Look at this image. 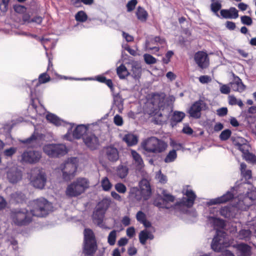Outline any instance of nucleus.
Returning a JSON list of instances; mask_svg holds the SVG:
<instances>
[{
	"instance_id": "f257e3e1",
	"label": "nucleus",
	"mask_w": 256,
	"mask_h": 256,
	"mask_svg": "<svg viewBox=\"0 0 256 256\" xmlns=\"http://www.w3.org/2000/svg\"><path fill=\"white\" fill-rule=\"evenodd\" d=\"M32 206L33 208L30 212L24 208L13 211L11 214L13 222L18 226L26 225L32 221V216H44L52 209V204L44 198L34 200Z\"/></svg>"
},
{
	"instance_id": "f03ea898",
	"label": "nucleus",
	"mask_w": 256,
	"mask_h": 256,
	"mask_svg": "<svg viewBox=\"0 0 256 256\" xmlns=\"http://www.w3.org/2000/svg\"><path fill=\"white\" fill-rule=\"evenodd\" d=\"M208 222L216 230V236L214 238L212 244V248L216 252H221L230 244L226 237V234L220 229L224 226L223 220L212 216L208 218Z\"/></svg>"
},
{
	"instance_id": "7ed1b4c3",
	"label": "nucleus",
	"mask_w": 256,
	"mask_h": 256,
	"mask_svg": "<svg viewBox=\"0 0 256 256\" xmlns=\"http://www.w3.org/2000/svg\"><path fill=\"white\" fill-rule=\"evenodd\" d=\"M246 194L248 195L244 196H239L238 198V202L236 206L222 208L220 210V214L225 218H230L236 216L238 209L246 210L252 204L253 200L255 198L250 196L248 192Z\"/></svg>"
},
{
	"instance_id": "20e7f679",
	"label": "nucleus",
	"mask_w": 256,
	"mask_h": 256,
	"mask_svg": "<svg viewBox=\"0 0 256 256\" xmlns=\"http://www.w3.org/2000/svg\"><path fill=\"white\" fill-rule=\"evenodd\" d=\"M90 182L84 178H79L69 184L66 190V194L70 198L76 197L88 188Z\"/></svg>"
},
{
	"instance_id": "39448f33",
	"label": "nucleus",
	"mask_w": 256,
	"mask_h": 256,
	"mask_svg": "<svg viewBox=\"0 0 256 256\" xmlns=\"http://www.w3.org/2000/svg\"><path fill=\"white\" fill-rule=\"evenodd\" d=\"M68 131L65 135V138L71 141L72 138L79 139L82 137L83 138L84 136L88 134L92 130V128L94 126L92 124H80L76 126L74 130H72V126L74 124H68Z\"/></svg>"
},
{
	"instance_id": "423d86ee",
	"label": "nucleus",
	"mask_w": 256,
	"mask_h": 256,
	"mask_svg": "<svg viewBox=\"0 0 256 256\" xmlns=\"http://www.w3.org/2000/svg\"><path fill=\"white\" fill-rule=\"evenodd\" d=\"M141 146L144 150L152 153L161 152L167 146L165 142L155 137H151L143 141Z\"/></svg>"
},
{
	"instance_id": "0eeeda50",
	"label": "nucleus",
	"mask_w": 256,
	"mask_h": 256,
	"mask_svg": "<svg viewBox=\"0 0 256 256\" xmlns=\"http://www.w3.org/2000/svg\"><path fill=\"white\" fill-rule=\"evenodd\" d=\"M30 184L34 188L42 189L46 184V178L45 172L40 168L32 169L28 174Z\"/></svg>"
},
{
	"instance_id": "6e6552de",
	"label": "nucleus",
	"mask_w": 256,
	"mask_h": 256,
	"mask_svg": "<svg viewBox=\"0 0 256 256\" xmlns=\"http://www.w3.org/2000/svg\"><path fill=\"white\" fill-rule=\"evenodd\" d=\"M78 161L76 158H70L60 166V168L62 172L63 178L65 180H70L74 176Z\"/></svg>"
},
{
	"instance_id": "1a4fd4ad",
	"label": "nucleus",
	"mask_w": 256,
	"mask_h": 256,
	"mask_svg": "<svg viewBox=\"0 0 256 256\" xmlns=\"http://www.w3.org/2000/svg\"><path fill=\"white\" fill-rule=\"evenodd\" d=\"M97 246L92 231L85 229L84 231V253L86 255H92L96 251Z\"/></svg>"
},
{
	"instance_id": "9d476101",
	"label": "nucleus",
	"mask_w": 256,
	"mask_h": 256,
	"mask_svg": "<svg viewBox=\"0 0 256 256\" xmlns=\"http://www.w3.org/2000/svg\"><path fill=\"white\" fill-rule=\"evenodd\" d=\"M182 192L186 197H184L179 202H178L176 206L184 212H188V210H183L182 208H188L192 207L194 204L196 196L192 190L189 186H186L184 188Z\"/></svg>"
},
{
	"instance_id": "9b49d317",
	"label": "nucleus",
	"mask_w": 256,
	"mask_h": 256,
	"mask_svg": "<svg viewBox=\"0 0 256 256\" xmlns=\"http://www.w3.org/2000/svg\"><path fill=\"white\" fill-rule=\"evenodd\" d=\"M6 178L12 184L18 182L22 180V172L16 164H10L6 168Z\"/></svg>"
},
{
	"instance_id": "f8f14e48",
	"label": "nucleus",
	"mask_w": 256,
	"mask_h": 256,
	"mask_svg": "<svg viewBox=\"0 0 256 256\" xmlns=\"http://www.w3.org/2000/svg\"><path fill=\"white\" fill-rule=\"evenodd\" d=\"M130 156L132 164L136 172L143 177H148V174L144 170V164L141 156L134 150H130Z\"/></svg>"
},
{
	"instance_id": "ddd939ff",
	"label": "nucleus",
	"mask_w": 256,
	"mask_h": 256,
	"mask_svg": "<svg viewBox=\"0 0 256 256\" xmlns=\"http://www.w3.org/2000/svg\"><path fill=\"white\" fill-rule=\"evenodd\" d=\"M44 152L50 157H55L66 152V147L62 144H47L43 147Z\"/></svg>"
},
{
	"instance_id": "4468645a",
	"label": "nucleus",
	"mask_w": 256,
	"mask_h": 256,
	"mask_svg": "<svg viewBox=\"0 0 256 256\" xmlns=\"http://www.w3.org/2000/svg\"><path fill=\"white\" fill-rule=\"evenodd\" d=\"M20 158L22 162L33 164L39 162L42 158V154L38 151L28 150L24 151Z\"/></svg>"
},
{
	"instance_id": "2eb2a0df",
	"label": "nucleus",
	"mask_w": 256,
	"mask_h": 256,
	"mask_svg": "<svg viewBox=\"0 0 256 256\" xmlns=\"http://www.w3.org/2000/svg\"><path fill=\"white\" fill-rule=\"evenodd\" d=\"M165 44V40L158 36L153 37L152 36L148 38L146 44V50H152L153 52H158L159 44Z\"/></svg>"
},
{
	"instance_id": "dca6fc26",
	"label": "nucleus",
	"mask_w": 256,
	"mask_h": 256,
	"mask_svg": "<svg viewBox=\"0 0 256 256\" xmlns=\"http://www.w3.org/2000/svg\"><path fill=\"white\" fill-rule=\"evenodd\" d=\"M206 104L202 100L194 102L188 110L190 116L194 118H198L201 116V111L204 108Z\"/></svg>"
},
{
	"instance_id": "f3484780",
	"label": "nucleus",
	"mask_w": 256,
	"mask_h": 256,
	"mask_svg": "<svg viewBox=\"0 0 256 256\" xmlns=\"http://www.w3.org/2000/svg\"><path fill=\"white\" fill-rule=\"evenodd\" d=\"M194 60L198 66L202 68H205L209 65V59L206 52L199 51L194 56Z\"/></svg>"
},
{
	"instance_id": "a211bd4d",
	"label": "nucleus",
	"mask_w": 256,
	"mask_h": 256,
	"mask_svg": "<svg viewBox=\"0 0 256 256\" xmlns=\"http://www.w3.org/2000/svg\"><path fill=\"white\" fill-rule=\"evenodd\" d=\"M83 141L84 144L91 150H95L99 146V140L96 135L90 131L83 138Z\"/></svg>"
},
{
	"instance_id": "6ab92c4d",
	"label": "nucleus",
	"mask_w": 256,
	"mask_h": 256,
	"mask_svg": "<svg viewBox=\"0 0 256 256\" xmlns=\"http://www.w3.org/2000/svg\"><path fill=\"white\" fill-rule=\"evenodd\" d=\"M105 212L100 211L95 208L92 215L93 220L99 227L104 229H110V227L108 226L104 220Z\"/></svg>"
},
{
	"instance_id": "aec40b11",
	"label": "nucleus",
	"mask_w": 256,
	"mask_h": 256,
	"mask_svg": "<svg viewBox=\"0 0 256 256\" xmlns=\"http://www.w3.org/2000/svg\"><path fill=\"white\" fill-rule=\"evenodd\" d=\"M44 134L38 133L35 130L34 134L30 138L21 140V142L28 146L33 147L38 144L40 141L44 139Z\"/></svg>"
},
{
	"instance_id": "412c9836",
	"label": "nucleus",
	"mask_w": 256,
	"mask_h": 256,
	"mask_svg": "<svg viewBox=\"0 0 256 256\" xmlns=\"http://www.w3.org/2000/svg\"><path fill=\"white\" fill-rule=\"evenodd\" d=\"M144 177V178L139 182V187L142 191L144 200H148L151 195V188L150 182L148 180Z\"/></svg>"
},
{
	"instance_id": "4be33fe9",
	"label": "nucleus",
	"mask_w": 256,
	"mask_h": 256,
	"mask_svg": "<svg viewBox=\"0 0 256 256\" xmlns=\"http://www.w3.org/2000/svg\"><path fill=\"white\" fill-rule=\"evenodd\" d=\"M234 197V194L231 192H228L222 196L210 200L208 202L209 205L220 204L224 203L230 200Z\"/></svg>"
},
{
	"instance_id": "5701e85b",
	"label": "nucleus",
	"mask_w": 256,
	"mask_h": 256,
	"mask_svg": "<svg viewBox=\"0 0 256 256\" xmlns=\"http://www.w3.org/2000/svg\"><path fill=\"white\" fill-rule=\"evenodd\" d=\"M220 14L224 18L236 19L238 17V12L234 7H231L229 9L221 10Z\"/></svg>"
},
{
	"instance_id": "b1692460",
	"label": "nucleus",
	"mask_w": 256,
	"mask_h": 256,
	"mask_svg": "<svg viewBox=\"0 0 256 256\" xmlns=\"http://www.w3.org/2000/svg\"><path fill=\"white\" fill-rule=\"evenodd\" d=\"M234 247L236 250L238 256H250L251 254L250 247L245 244H240L234 245Z\"/></svg>"
},
{
	"instance_id": "393cba45",
	"label": "nucleus",
	"mask_w": 256,
	"mask_h": 256,
	"mask_svg": "<svg viewBox=\"0 0 256 256\" xmlns=\"http://www.w3.org/2000/svg\"><path fill=\"white\" fill-rule=\"evenodd\" d=\"M252 231H254L255 236H256V226H251L250 229H242L239 231L237 238L242 240H250Z\"/></svg>"
},
{
	"instance_id": "a878e982",
	"label": "nucleus",
	"mask_w": 256,
	"mask_h": 256,
	"mask_svg": "<svg viewBox=\"0 0 256 256\" xmlns=\"http://www.w3.org/2000/svg\"><path fill=\"white\" fill-rule=\"evenodd\" d=\"M142 198H143V195L140 190H139L136 187H132L130 188L128 196L130 200L133 202H139Z\"/></svg>"
},
{
	"instance_id": "bb28decb",
	"label": "nucleus",
	"mask_w": 256,
	"mask_h": 256,
	"mask_svg": "<svg viewBox=\"0 0 256 256\" xmlns=\"http://www.w3.org/2000/svg\"><path fill=\"white\" fill-rule=\"evenodd\" d=\"M106 154L108 160L111 162H116L119 158L118 150L113 146H108L106 150Z\"/></svg>"
},
{
	"instance_id": "cd10ccee",
	"label": "nucleus",
	"mask_w": 256,
	"mask_h": 256,
	"mask_svg": "<svg viewBox=\"0 0 256 256\" xmlns=\"http://www.w3.org/2000/svg\"><path fill=\"white\" fill-rule=\"evenodd\" d=\"M231 88L234 91L242 92L245 89V86L242 84L241 80L238 76L234 78L233 82L230 83Z\"/></svg>"
},
{
	"instance_id": "c85d7f7f",
	"label": "nucleus",
	"mask_w": 256,
	"mask_h": 256,
	"mask_svg": "<svg viewBox=\"0 0 256 256\" xmlns=\"http://www.w3.org/2000/svg\"><path fill=\"white\" fill-rule=\"evenodd\" d=\"M46 117L48 122L56 126H64L66 124L64 120L52 113H48Z\"/></svg>"
},
{
	"instance_id": "c756f323",
	"label": "nucleus",
	"mask_w": 256,
	"mask_h": 256,
	"mask_svg": "<svg viewBox=\"0 0 256 256\" xmlns=\"http://www.w3.org/2000/svg\"><path fill=\"white\" fill-rule=\"evenodd\" d=\"M122 140L129 146L136 145L138 142V137L132 134H128L124 136Z\"/></svg>"
},
{
	"instance_id": "7c9ffc66",
	"label": "nucleus",
	"mask_w": 256,
	"mask_h": 256,
	"mask_svg": "<svg viewBox=\"0 0 256 256\" xmlns=\"http://www.w3.org/2000/svg\"><path fill=\"white\" fill-rule=\"evenodd\" d=\"M128 168L126 164H120L116 168V175L120 178H125L128 173Z\"/></svg>"
},
{
	"instance_id": "2f4dec72",
	"label": "nucleus",
	"mask_w": 256,
	"mask_h": 256,
	"mask_svg": "<svg viewBox=\"0 0 256 256\" xmlns=\"http://www.w3.org/2000/svg\"><path fill=\"white\" fill-rule=\"evenodd\" d=\"M154 238L153 234L146 230L141 231L139 234V240L140 242L144 244L147 240H152Z\"/></svg>"
},
{
	"instance_id": "473e14b6",
	"label": "nucleus",
	"mask_w": 256,
	"mask_h": 256,
	"mask_svg": "<svg viewBox=\"0 0 256 256\" xmlns=\"http://www.w3.org/2000/svg\"><path fill=\"white\" fill-rule=\"evenodd\" d=\"M50 80V76L46 72L42 74L38 77V80H32V85L34 86H38L41 84H44Z\"/></svg>"
},
{
	"instance_id": "72a5a7b5",
	"label": "nucleus",
	"mask_w": 256,
	"mask_h": 256,
	"mask_svg": "<svg viewBox=\"0 0 256 256\" xmlns=\"http://www.w3.org/2000/svg\"><path fill=\"white\" fill-rule=\"evenodd\" d=\"M35 92L32 90V88H30V96H31V100H32V106L33 107V108L34 109L36 112L38 114L40 115H42L44 114L46 112V110L42 106H40L38 108L36 106V105L34 104V95H35Z\"/></svg>"
},
{
	"instance_id": "f704fd0d",
	"label": "nucleus",
	"mask_w": 256,
	"mask_h": 256,
	"mask_svg": "<svg viewBox=\"0 0 256 256\" xmlns=\"http://www.w3.org/2000/svg\"><path fill=\"white\" fill-rule=\"evenodd\" d=\"M222 6V1L220 0H212L210 10L218 17H220L218 12L220 10Z\"/></svg>"
},
{
	"instance_id": "c9c22d12",
	"label": "nucleus",
	"mask_w": 256,
	"mask_h": 256,
	"mask_svg": "<svg viewBox=\"0 0 256 256\" xmlns=\"http://www.w3.org/2000/svg\"><path fill=\"white\" fill-rule=\"evenodd\" d=\"M110 204V199L105 198L102 200L96 206V209L106 212Z\"/></svg>"
},
{
	"instance_id": "e433bc0d",
	"label": "nucleus",
	"mask_w": 256,
	"mask_h": 256,
	"mask_svg": "<svg viewBox=\"0 0 256 256\" xmlns=\"http://www.w3.org/2000/svg\"><path fill=\"white\" fill-rule=\"evenodd\" d=\"M136 15L138 20L144 22L147 20L148 14L144 8L138 7L136 10Z\"/></svg>"
},
{
	"instance_id": "4c0bfd02",
	"label": "nucleus",
	"mask_w": 256,
	"mask_h": 256,
	"mask_svg": "<svg viewBox=\"0 0 256 256\" xmlns=\"http://www.w3.org/2000/svg\"><path fill=\"white\" fill-rule=\"evenodd\" d=\"M132 76L135 79H138L141 76L142 68L140 64L134 63L132 68Z\"/></svg>"
},
{
	"instance_id": "58836bf2",
	"label": "nucleus",
	"mask_w": 256,
	"mask_h": 256,
	"mask_svg": "<svg viewBox=\"0 0 256 256\" xmlns=\"http://www.w3.org/2000/svg\"><path fill=\"white\" fill-rule=\"evenodd\" d=\"M116 72L120 79H124L130 74L127 68L124 64H121L117 68Z\"/></svg>"
},
{
	"instance_id": "ea45409f",
	"label": "nucleus",
	"mask_w": 256,
	"mask_h": 256,
	"mask_svg": "<svg viewBox=\"0 0 256 256\" xmlns=\"http://www.w3.org/2000/svg\"><path fill=\"white\" fill-rule=\"evenodd\" d=\"M114 104L118 108V112H122L124 108L123 99L119 95L115 96L114 98Z\"/></svg>"
},
{
	"instance_id": "a19ab883",
	"label": "nucleus",
	"mask_w": 256,
	"mask_h": 256,
	"mask_svg": "<svg viewBox=\"0 0 256 256\" xmlns=\"http://www.w3.org/2000/svg\"><path fill=\"white\" fill-rule=\"evenodd\" d=\"M154 102L156 105L158 106V107L160 109L162 108L163 106H165V104L164 102V96L163 94L161 95H156L154 96Z\"/></svg>"
},
{
	"instance_id": "79ce46f5",
	"label": "nucleus",
	"mask_w": 256,
	"mask_h": 256,
	"mask_svg": "<svg viewBox=\"0 0 256 256\" xmlns=\"http://www.w3.org/2000/svg\"><path fill=\"white\" fill-rule=\"evenodd\" d=\"M246 166L244 163L240 164V171L241 174L243 177L246 180H249L252 178V172L251 170L246 169Z\"/></svg>"
},
{
	"instance_id": "37998d69",
	"label": "nucleus",
	"mask_w": 256,
	"mask_h": 256,
	"mask_svg": "<svg viewBox=\"0 0 256 256\" xmlns=\"http://www.w3.org/2000/svg\"><path fill=\"white\" fill-rule=\"evenodd\" d=\"M100 184L102 190L104 191H109L112 188V184L107 177L103 178Z\"/></svg>"
},
{
	"instance_id": "c03bdc74",
	"label": "nucleus",
	"mask_w": 256,
	"mask_h": 256,
	"mask_svg": "<svg viewBox=\"0 0 256 256\" xmlns=\"http://www.w3.org/2000/svg\"><path fill=\"white\" fill-rule=\"evenodd\" d=\"M185 114L183 112H175L174 113L173 116L172 118V122H180L182 119L184 118Z\"/></svg>"
},
{
	"instance_id": "a18cd8bd",
	"label": "nucleus",
	"mask_w": 256,
	"mask_h": 256,
	"mask_svg": "<svg viewBox=\"0 0 256 256\" xmlns=\"http://www.w3.org/2000/svg\"><path fill=\"white\" fill-rule=\"evenodd\" d=\"M228 103L230 105L238 104L240 107L243 106V103L240 100H238L234 96L230 95L228 96Z\"/></svg>"
},
{
	"instance_id": "49530a36",
	"label": "nucleus",
	"mask_w": 256,
	"mask_h": 256,
	"mask_svg": "<svg viewBox=\"0 0 256 256\" xmlns=\"http://www.w3.org/2000/svg\"><path fill=\"white\" fill-rule=\"evenodd\" d=\"M177 157L176 150H170L164 158V162L166 163L174 162Z\"/></svg>"
},
{
	"instance_id": "de8ad7c7",
	"label": "nucleus",
	"mask_w": 256,
	"mask_h": 256,
	"mask_svg": "<svg viewBox=\"0 0 256 256\" xmlns=\"http://www.w3.org/2000/svg\"><path fill=\"white\" fill-rule=\"evenodd\" d=\"M75 19L78 22H84L88 19V16L82 10L79 11L76 14Z\"/></svg>"
},
{
	"instance_id": "09e8293b",
	"label": "nucleus",
	"mask_w": 256,
	"mask_h": 256,
	"mask_svg": "<svg viewBox=\"0 0 256 256\" xmlns=\"http://www.w3.org/2000/svg\"><path fill=\"white\" fill-rule=\"evenodd\" d=\"M116 236L117 231L116 230H112L109 234L108 238V242L110 246H113L115 244Z\"/></svg>"
},
{
	"instance_id": "8fccbe9b",
	"label": "nucleus",
	"mask_w": 256,
	"mask_h": 256,
	"mask_svg": "<svg viewBox=\"0 0 256 256\" xmlns=\"http://www.w3.org/2000/svg\"><path fill=\"white\" fill-rule=\"evenodd\" d=\"M11 198L16 202H20L24 200V196L21 192H16L12 194Z\"/></svg>"
},
{
	"instance_id": "3c124183",
	"label": "nucleus",
	"mask_w": 256,
	"mask_h": 256,
	"mask_svg": "<svg viewBox=\"0 0 256 256\" xmlns=\"http://www.w3.org/2000/svg\"><path fill=\"white\" fill-rule=\"evenodd\" d=\"M156 179L160 183L164 184L168 181L167 177L166 175L162 173L161 170H158L156 174Z\"/></svg>"
},
{
	"instance_id": "603ef678",
	"label": "nucleus",
	"mask_w": 256,
	"mask_h": 256,
	"mask_svg": "<svg viewBox=\"0 0 256 256\" xmlns=\"http://www.w3.org/2000/svg\"><path fill=\"white\" fill-rule=\"evenodd\" d=\"M162 194L163 196L162 200L164 202H173L174 200V197L172 194H168L166 190H162Z\"/></svg>"
},
{
	"instance_id": "864d4df0",
	"label": "nucleus",
	"mask_w": 256,
	"mask_h": 256,
	"mask_svg": "<svg viewBox=\"0 0 256 256\" xmlns=\"http://www.w3.org/2000/svg\"><path fill=\"white\" fill-rule=\"evenodd\" d=\"M6 244L8 247L12 248L14 250H16L18 248V242L12 238L6 240Z\"/></svg>"
},
{
	"instance_id": "5fc2aeb1",
	"label": "nucleus",
	"mask_w": 256,
	"mask_h": 256,
	"mask_svg": "<svg viewBox=\"0 0 256 256\" xmlns=\"http://www.w3.org/2000/svg\"><path fill=\"white\" fill-rule=\"evenodd\" d=\"M218 84L220 86V90L222 94H228L230 92V86L227 84H224L220 82H218Z\"/></svg>"
},
{
	"instance_id": "6e6d98bb",
	"label": "nucleus",
	"mask_w": 256,
	"mask_h": 256,
	"mask_svg": "<svg viewBox=\"0 0 256 256\" xmlns=\"http://www.w3.org/2000/svg\"><path fill=\"white\" fill-rule=\"evenodd\" d=\"M244 158L250 162L256 163V157L252 154L248 152L243 156Z\"/></svg>"
},
{
	"instance_id": "4d7b16f0",
	"label": "nucleus",
	"mask_w": 256,
	"mask_h": 256,
	"mask_svg": "<svg viewBox=\"0 0 256 256\" xmlns=\"http://www.w3.org/2000/svg\"><path fill=\"white\" fill-rule=\"evenodd\" d=\"M114 188L116 190L121 194H124L126 191V186L120 182L117 183L114 186Z\"/></svg>"
},
{
	"instance_id": "13d9d810",
	"label": "nucleus",
	"mask_w": 256,
	"mask_h": 256,
	"mask_svg": "<svg viewBox=\"0 0 256 256\" xmlns=\"http://www.w3.org/2000/svg\"><path fill=\"white\" fill-rule=\"evenodd\" d=\"M144 58L145 62L148 64H154L156 62V60L150 54H144Z\"/></svg>"
},
{
	"instance_id": "bf43d9fd",
	"label": "nucleus",
	"mask_w": 256,
	"mask_h": 256,
	"mask_svg": "<svg viewBox=\"0 0 256 256\" xmlns=\"http://www.w3.org/2000/svg\"><path fill=\"white\" fill-rule=\"evenodd\" d=\"M230 135L231 131L229 130H225L221 132L220 138L222 140H226L230 137Z\"/></svg>"
},
{
	"instance_id": "052dcab7",
	"label": "nucleus",
	"mask_w": 256,
	"mask_h": 256,
	"mask_svg": "<svg viewBox=\"0 0 256 256\" xmlns=\"http://www.w3.org/2000/svg\"><path fill=\"white\" fill-rule=\"evenodd\" d=\"M17 150V148L14 147H11L9 148L6 149L4 151V154L7 157H10L14 154Z\"/></svg>"
},
{
	"instance_id": "680f3d73",
	"label": "nucleus",
	"mask_w": 256,
	"mask_h": 256,
	"mask_svg": "<svg viewBox=\"0 0 256 256\" xmlns=\"http://www.w3.org/2000/svg\"><path fill=\"white\" fill-rule=\"evenodd\" d=\"M247 142L246 140L242 137H236L234 140V144L238 147Z\"/></svg>"
},
{
	"instance_id": "e2e57ef3",
	"label": "nucleus",
	"mask_w": 256,
	"mask_h": 256,
	"mask_svg": "<svg viewBox=\"0 0 256 256\" xmlns=\"http://www.w3.org/2000/svg\"><path fill=\"white\" fill-rule=\"evenodd\" d=\"M94 0H72V4L76 6H78L80 2L85 4H91L93 3Z\"/></svg>"
},
{
	"instance_id": "0e129e2a",
	"label": "nucleus",
	"mask_w": 256,
	"mask_h": 256,
	"mask_svg": "<svg viewBox=\"0 0 256 256\" xmlns=\"http://www.w3.org/2000/svg\"><path fill=\"white\" fill-rule=\"evenodd\" d=\"M136 218L138 222L142 223L146 220V216L142 212L138 211L136 214Z\"/></svg>"
},
{
	"instance_id": "69168bd1",
	"label": "nucleus",
	"mask_w": 256,
	"mask_h": 256,
	"mask_svg": "<svg viewBox=\"0 0 256 256\" xmlns=\"http://www.w3.org/2000/svg\"><path fill=\"white\" fill-rule=\"evenodd\" d=\"M136 4V0H131L130 2H128L126 4L128 12L132 11L135 8Z\"/></svg>"
},
{
	"instance_id": "338daca9",
	"label": "nucleus",
	"mask_w": 256,
	"mask_h": 256,
	"mask_svg": "<svg viewBox=\"0 0 256 256\" xmlns=\"http://www.w3.org/2000/svg\"><path fill=\"white\" fill-rule=\"evenodd\" d=\"M240 19H241L242 22L244 24L250 26L252 24V20L248 16H241Z\"/></svg>"
},
{
	"instance_id": "774afa93",
	"label": "nucleus",
	"mask_w": 256,
	"mask_h": 256,
	"mask_svg": "<svg viewBox=\"0 0 256 256\" xmlns=\"http://www.w3.org/2000/svg\"><path fill=\"white\" fill-rule=\"evenodd\" d=\"M114 122L118 126H122L123 124V119L122 117L118 114L114 116Z\"/></svg>"
}]
</instances>
